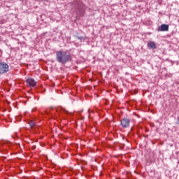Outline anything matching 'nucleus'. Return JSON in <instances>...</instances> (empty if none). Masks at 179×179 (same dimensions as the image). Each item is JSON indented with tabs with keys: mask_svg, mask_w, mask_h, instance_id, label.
I'll return each instance as SVG.
<instances>
[{
	"mask_svg": "<svg viewBox=\"0 0 179 179\" xmlns=\"http://www.w3.org/2000/svg\"><path fill=\"white\" fill-rule=\"evenodd\" d=\"M56 60L60 64H66L72 61V56L66 52L59 50L56 52Z\"/></svg>",
	"mask_w": 179,
	"mask_h": 179,
	"instance_id": "f257e3e1",
	"label": "nucleus"
},
{
	"mask_svg": "<svg viewBox=\"0 0 179 179\" xmlns=\"http://www.w3.org/2000/svg\"><path fill=\"white\" fill-rule=\"evenodd\" d=\"M9 71V65L5 62L0 63V73H6Z\"/></svg>",
	"mask_w": 179,
	"mask_h": 179,
	"instance_id": "f03ea898",
	"label": "nucleus"
},
{
	"mask_svg": "<svg viewBox=\"0 0 179 179\" xmlns=\"http://www.w3.org/2000/svg\"><path fill=\"white\" fill-rule=\"evenodd\" d=\"M130 123L131 120L127 117L122 119L120 121V125L122 128H129Z\"/></svg>",
	"mask_w": 179,
	"mask_h": 179,
	"instance_id": "7ed1b4c3",
	"label": "nucleus"
},
{
	"mask_svg": "<svg viewBox=\"0 0 179 179\" xmlns=\"http://www.w3.org/2000/svg\"><path fill=\"white\" fill-rule=\"evenodd\" d=\"M26 83L29 87H34V86L37 85V82H36V80L31 78H28L26 80Z\"/></svg>",
	"mask_w": 179,
	"mask_h": 179,
	"instance_id": "20e7f679",
	"label": "nucleus"
},
{
	"mask_svg": "<svg viewBox=\"0 0 179 179\" xmlns=\"http://www.w3.org/2000/svg\"><path fill=\"white\" fill-rule=\"evenodd\" d=\"M159 31H169V24H162L158 27Z\"/></svg>",
	"mask_w": 179,
	"mask_h": 179,
	"instance_id": "39448f33",
	"label": "nucleus"
},
{
	"mask_svg": "<svg viewBox=\"0 0 179 179\" xmlns=\"http://www.w3.org/2000/svg\"><path fill=\"white\" fill-rule=\"evenodd\" d=\"M148 46L149 47V48H151L152 50H156V48H157V46H156V43H155V42L152 41L148 42Z\"/></svg>",
	"mask_w": 179,
	"mask_h": 179,
	"instance_id": "423d86ee",
	"label": "nucleus"
},
{
	"mask_svg": "<svg viewBox=\"0 0 179 179\" xmlns=\"http://www.w3.org/2000/svg\"><path fill=\"white\" fill-rule=\"evenodd\" d=\"M29 126L31 127V128H34V127H36V123L33 121H30Z\"/></svg>",
	"mask_w": 179,
	"mask_h": 179,
	"instance_id": "0eeeda50",
	"label": "nucleus"
}]
</instances>
